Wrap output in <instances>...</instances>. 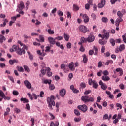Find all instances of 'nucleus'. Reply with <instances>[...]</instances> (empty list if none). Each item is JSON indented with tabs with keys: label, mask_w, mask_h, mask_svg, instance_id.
<instances>
[{
	"label": "nucleus",
	"mask_w": 126,
	"mask_h": 126,
	"mask_svg": "<svg viewBox=\"0 0 126 126\" xmlns=\"http://www.w3.org/2000/svg\"><path fill=\"white\" fill-rule=\"evenodd\" d=\"M105 93H106L108 95L109 98L110 99H114V95L111 94V92L108 91H105Z\"/></svg>",
	"instance_id": "nucleus-23"
},
{
	"label": "nucleus",
	"mask_w": 126,
	"mask_h": 126,
	"mask_svg": "<svg viewBox=\"0 0 126 126\" xmlns=\"http://www.w3.org/2000/svg\"><path fill=\"white\" fill-rule=\"evenodd\" d=\"M101 79L103 80V81H109L110 80V77L106 75H103L101 77Z\"/></svg>",
	"instance_id": "nucleus-20"
},
{
	"label": "nucleus",
	"mask_w": 126,
	"mask_h": 126,
	"mask_svg": "<svg viewBox=\"0 0 126 126\" xmlns=\"http://www.w3.org/2000/svg\"><path fill=\"white\" fill-rule=\"evenodd\" d=\"M122 38H123V41L124 42V43H126V36L125 35H123L122 36Z\"/></svg>",
	"instance_id": "nucleus-64"
},
{
	"label": "nucleus",
	"mask_w": 126,
	"mask_h": 126,
	"mask_svg": "<svg viewBox=\"0 0 126 126\" xmlns=\"http://www.w3.org/2000/svg\"><path fill=\"white\" fill-rule=\"evenodd\" d=\"M55 40H57V41H62L63 38L62 36H58L55 38Z\"/></svg>",
	"instance_id": "nucleus-44"
},
{
	"label": "nucleus",
	"mask_w": 126,
	"mask_h": 126,
	"mask_svg": "<svg viewBox=\"0 0 126 126\" xmlns=\"http://www.w3.org/2000/svg\"><path fill=\"white\" fill-rule=\"evenodd\" d=\"M124 20L122 18H117L115 21V25L116 26L118 27L120 25V23L122 22Z\"/></svg>",
	"instance_id": "nucleus-14"
},
{
	"label": "nucleus",
	"mask_w": 126,
	"mask_h": 126,
	"mask_svg": "<svg viewBox=\"0 0 126 126\" xmlns=\"http://www.w3.org/2000/svg\"><path fill=\"white\" fill-rule=\"evenodd\" d=\"M91 17H92L93 20H95V19H97V15H96V14H95V13H92V14L91 15Z\"/></svg>",
	"instance_id": "nucleus-32"
},
{
	"label": "nucleus",
	"mask_w": 126,
	"mask_h": 126,
	"mask_svg": "<svg viewBox=\"0 0 126 126\" xmlns=\"http://www.w3.org/2000/svg\"><path fill=\"white\" fill-rule=\"evenodd\" d=\"M83 62H84V63H87V61H88L87 57H86V55L84 54L83 55Z\"/></svg>",
	"instance_id": "nucleus-35"
},
{
	"label": "nucleus",
	"mask_w": 126,
	"mask_h": 126,
	"mask_svg": "<svg viewBox=\"0 0 126 126\" xmlns=\"http://www.w3.org/2000/svg\"><path fill=\"white\" fill-rule=\"evenodd\" d=\"M54 100H56V97H55L54 95H51L50 97H48L47 99L48 107L51 109V110H53L52 106H56V103H55V101H54Z\"/></svg>",
	"instance_id": "nucleus-1"
},
{
	"label": "nucleus",
	"mask_w": 126,
	"mask_h": 126,
	"mask_svg": "<svg viewBox=\"0 0 126 126\" xmlns=\"http://www.w3.org/2000/svg\"><path fill=\"white\" fill-rule=\"evenodd\" d=\"M46 71H46V67L45 68V69H44V68H43L40 71L42 74H43V75H45V74H46Z\"/></svg>",
	"instance_id": "nucleus-43"
},
{
	"label": "nucleus",
	"mask_w": 126,
	"mask_h": 126,
	"mask_svg": "<svg viewBox=\"0 0 126 126\" xmlns=\"http://www.w3.org/2000/svg\"><path fill=\"white\" fill-rule=\"evenodd\" d=\"M103 33H104V34H103V39H106V40H108L109 38H110V33L109 32H106V30H103Z\"/></svg>",
	"instance_id": "nucleus-8"
},
{
	"label": "nucleus",
	"mask_w": 126,
	"mask_h": 126,
	"mask_svg": "<svg viewBox=\"0 0 126 126\" xmlns=\"http://www.w3.org/2000/svg\"><path fill=\"white\" fill-rule=\"evenodd\" d=\"M18 7L19 10H23L25 7L24 3L23 1H20V4L18 5Z\"/></svg>",
	"instance_id": "nucleus-17"
},
{
	"label": "nucleus",
	"mask_w": 126,
	"mask_h": 126,
	"mask_svg": "<svg viewBox=\"0 0 126 126\" xmlns=\"http://www.w3.org/2000/svg\"><path fill=\"white\" fill-rule=\"evenodd\" d=\"M117 15L118 16V18H123V16H124V15L123 13H121L120 11H118L117 13Z\"/></svg>",
	"instance_id": "nucleus-28"
},
{
	"label": "nucleus",
	"mask_w": 126,
	"mask_h": 126,
	"mask_svg": "<svg viewBox=\"0 0 126 126\" xmlns=\"http://www.w3.org/2000/svg\"><path fill=\"white\" fill-rule=\"evenodd\" d=\"M47 32L49 35H54V34H55V31H54V30H52L51 29H49L47 30Z\"/></svg>",
	"instance_id": "nucleus-27"
},
{
	"label": "nucleus",
	"mask_w": 126,
	"mask_h": 126,
	"mask_svg": "<svg viewBox=\"0 0 126 126\" xmlns=\"http://www.w3.org/2000/svg\"><path fill=\"white\" fill-rule=\"evenodd\" d=\"M102 66H103V64L102 63V62L100 61L98 62V67H102Z\"/></svg>",
	"instance_id": "nucleus-59"
},
{
	"label": "nucleus",
	"mask_w": 126,
	"mask_h": 126,
	"mask_svg": "<svg viewBox=\"0 0 126 126\" xmlns=\"http://www.w3.org/2000/svg\"><path fill=\"white\" fill-rule=\"evenodd\" d=\"M99 84L101 86V89H103V90H106L107 89V85L103 83V81H102V80L99 81Z\"/></svg>",
	"instance_id": "nucleus-5"
},
{
	"label": "nucleus",
	"mask_w": 126,
	"mask_h": 126,
	"mask_svg": "<svg viewBox=\"0 0 126 126\" xmlns=\"http://www.w3.org/2000/svg\"><path fill=\"white\" fill-rule=\"evenodd\" d=\"M106 50V48L105 46H103L101 48V53H105V51Z\"/></svg>",
	"instance_id": "nucleus-62"
},
{
	"label": "nucleus",
	"mask_w": 126,
	"mask_h": 126,
	"mask_svg": "<svg viewBox=\"0 0 126 126\" xmlns=\"http://www.w3.org/2000/svg\"><path fill=\"white\" fill-rule=\"evenodd\" d=\"M88 83L89 85H92V84H93V80H92V79H89Z\"/></svg>",
	"instance_id": "nucleus-56"
},
{
	"label": "nucleus",
	"mask_w": 126,
	"mask_h": 126,
	"mask_svg": "<svg viewBox=\"0 0 126 126\" xmlns=\"http://www.w3.org/2000/svg\"><path fill=\"white\" fill-rule=\"evenodd\" d=\"M31 122H32V126H33L35 125V119L32 118L31 119Z\"/></svg>",
	"instance_id": "nucleus-53"
},
{
	"label": "nucleus",
	"mask_w": 126,
	"mask_h": 126,
	"mask_svg": "<svg viewBox=\"0 0 126 126\" xmlns=\"http://www.w3.org/2000/svg\"><path fill=\"white\" fill-rule=\"evenodd\" d=\"M39 39L40 43H44V42H45V37H44V35H39Z\"/></svg>",
	"instance_id": "nucleus-25"
},
{
	"label": "nucleus",
	"mask_w": 126,
	"mask_h": 126,
	"mask_svg": "<svg viewBox=\"0 0 126 126\" xmlns=\"http://www.w3.org/2000/svg\"><path fill=\"white\" fill-rule=\"evenodd\" d=\"M78 109L80 110L81 111H87L88 108L87 106L85 104H83L82 105H79L78 106Z\"/></svg>",
	"instance_id": "nucleus-9"
},
{
	"label": "nucleus",
	"mask_w": 126,
	"mask_h": 126,
	"mask_svg": "<svg viewBox=\"0 0 126 126\" xmlns=\"http://www.w3.org/2000/svg\"><path fill=\"white\" fill-rule=\"evenodd\" d=\"M16 68L20 72H24V69H23V67L18 66Z\"/></svg>",
	"instance_id": "nucleus-26"
},
{
	"label": "nucleus",
	"mask_w": 126,
	"mask_h": 126,
	"mask_svg": "<svg viewBox=\"0 0 126 126\" xmlns=\"http://www.w3.org/2000/svg\"><path fill=\"white\" fill-rule=\"evenodd\" d=\"M49 89L50 90H54V89H55V85L53 84H50L49 85Z\"/></svg>",
	"instance_id": "nucleus-49"
},
{
	"label": "nucleus",
	"mask_w": 126,
	"mask_h": 126,
	"mask_svg": "<svg viewBox=\"0 0 126 126\" xmlns=\"http://www.w3.org/2000/svg\"><path fill=\"white\" fill-rule=\"evenodd\" d=\"M17 54L20 56H22V54H25V50L23 48H21L19 47H18L17 49Z\"/></svg>",
	"instance_id": "nucleus-4"
},
{
	"label": "nucleus",
	"mask_w": 126,
	"mask_h": 126,
	"mask_svg": "<svg viewBox=\"0 0 126 126\" xmlns=\"http://www.w3.org/2000/svg\"><path fill=\"white\" fill-rule=\"evenodd\" d=\"M73 8L74 10H79V7H78L76 4L73 5Z\"/></svg>",
	"instance_id": "nucleus-46"
},
{
	"label": "nucleus",
	"mask_w": 126,
	"mask_h": 126,
	"mask_svg": "<svg viewBox=\"0 0 126 126\" xmlns=\"http://www.w3.org/2000/svg\"><path fill=\"white\" fill-rule=\"evenodd\" d=\"M24 84L26 85V87L28 88V89H31V87H32V85L30 82H29L28 80H25L24 81Z\"/></svg>",
	"instance_id": "nucleus-12"
},
{
	"label": "nucleus",
	"mask_w": 126,
	"mask_h": 126,
	"mask_svg": "<svg viewBox=\"0 0 126 126\" xmlns=\"http://www.w3.org/2000/svg\"><path fill=\"white\" fill-rule=\"evenodd\" d=\"M81 100L84 103H89V102H94L95 98L94 97H89L88 95H83L81 97Z\"/></svg>",
	"instance_id": "nucleus-2"
},
{
	"label": "nucleus",
	"mask_w": 126,
	"mask_h": 126,
	"mask_svg": "<svg viewBox=\"0 0 126 126\" xmlns=\"http://www.w3.org/2000/svg\"><path fill=\"white\" fill-rule=\"evenodd\" d=\"M95 36L93 35H90L88 37V42L89 43H91L92 42H94L95 41Z\"/></svg>",
	"instance_id": "nucleus-7"
},
{
	"label": "nucleus",
	"mask_w": 126,
	"mask_h": 126,
	"mask_svg": "<svg viewBox=\"0 0 126 126\" xmlns=\"http://www.w3.org/2000/svg\"><path fill=\"white\" fill-rule=\"evenodd\" d=\"M5 40H6L5 37L1 34H0V43H1V44H2V43H3V41H5Z\"/></svg>",
	"instance_id": "nucleus-22"
},
{
	"label": "nucleus",
	"mask_w": 126,
	"mask_h": 126,
	"mask_svg": "<svg viewBox=\"0 0 126 126\" xmlns=\"http://www.w3.org/2000/svg\"><path fill=\"white\" fill-rule=\"evenodd\" d=\"M18 63V60L16 59H14V60H9V63L11 65H13L14 63Z\"/></svg>",
	"instance_id": "nucleus-19"
},
{
	"label": "nucleus",
	"mask_w": 126,
	"mask_h": 126,
	"mask_svg": "<svg viewBox=\"0 0 126 126\" xmlns=\"http://www.w3.org/2000/svg\"><path fill=\"white\" fill-rule=\"evenodd\" d=\"M23 67L25 69V71H27V72L29 73L30 72V69H29V68L28 67V66H27V65H24L23 66Z\"/></svg>",
	"instance_id": "nucleus-33"
},
{
	"label": "nucleus",
	"mask_w": 126,
	"mask_h": 126,
	"mask_svg": "<svg viewBox=\"0 0 126 126\" xmlns=\"http://www.w3.org/2000/svg\"><path fill=\"white\" fill-rule=\"evenodd\" d=\"M74 121H75V122H80V121H81V118H75Z\"/></svg>",
	"instance_id": "nucleus-61"
},
{
	"label": "nucleus",
	"mask_w": 126,
	"mask_h": 126,
	"mask_svg": "<svg viewBox=\"0 0 126 126\" xmlns=\"http://www.w3.org/2000/svg\"><path fill=\"white\" fill-rule=\"evenodd\" d=\"M61 68L63 69V70H65V65L64 64H62Z\"/></svg>",
	"instance_id": "nucleus-54"
},
{
	"label": "nucleus",
	"mask_w": 126,
	"mask_h": 126,
	"mask_svg": "<svg viewBox=\"0 0 126 126\" xmlns=\"http://www.w3.org/2000/svg\"><path fill=\"white\" fill-rule=\"evenodd\" d=\"M110 42L113 46H115V45L116 44V40H115L114 39L112 38V39H110Z\"/></svg>",
	"instance_id": "nucleus-37"
},
{
	"label": "nucleus",
	"mask_w": 126,
	"mask_h": 126,
	"mask_svg": "<svg viewBox=\"0 0 126 126\" xmlns=\"http://www.w3.org/2000/svg\"><path fill=\"white\" fill-rule=\"evenodd\" d=\"M0 97H2L3 98H5V94L1 90H0Z\"/></svg>",
	"instance_id": "nucleus-38"
},
{
	"label": "nucleus",
	"mask_w": 126,
	"mask_h": 126,
	"mask_svg": "<svg viewBox=\"0 0 126 126\" xmlns=\"http://www.w3.org/2000/svg\"><path fill=\"white\" fill-rule=\"evenodd\" d=\"M105 4H106V0H101V3L98 5V8H102L103 6H105Z\"/></svg>",
	"instance_id": "nucleus-16"
},
{
	"label": "nucleus",
	"mask_w": 126,
	"mask_h": 126,
	"mask_svg": "<svg viewBox=\"0 0 126 126\" xmlns=\"http://www.w3.org/2000/svg\"><path fill=\"white\" fill-rule=\"evenodd\" d=\"M80 87H81V88H82L83 89H84V88H85V87H86V84H85V83L84 82H82L80 84Z\"/></svg>",
	"instance_id": "nucleus-41"
},
{
	"label": "nucleus",
	"mask_w": 126,
	"mask_h": 126,
	"mask_svg": "<svg viewBox=\"0 0 126 126\" xmlns=\"http://www.w3.org/2000/svg\"><path fill=\"white\" fill-rule=\"evenodd\" d=\"M116 107H117V108H119L120 110H122V108H123V106H122L121 104L120 103H116Z\"/></svg>",
	"instance_id": "nucleus-48"
},
{
	"label": "nucleus",
	"mask_w": 126,
	"mask_h": 126,
	"mask_svg": "<svg viewBox=\"0 0 126 126\" xmlns=\"http://www.w3.org/2000/svg\"><path fill=\"white\" fill-rule=\"evenodd\" d=\"M59 94L61 97H62V98H63V97L65 96V94H66V91H65V89H63L60 90Z\"/></svg>",
	"instance_id": "nucleus-10"
},
{
	"label": "nucleus",
	"mask_w": 126,
	"mask_h": 126,
	"mask_svg": "<svg viewBox=\"0 0 126 126\" xmlns=\"http://www.w3.org/2000/svg\"><path fill=\"white\" fill-rule=\"evenodd\" d=\"M101 20L104 23H107V22H108V18L107 17H103Z\"/></svg>",
	"instance_id": "nucleus-39"
},
{
	"label": "nucleus",
	"mask_w": 126,
	"mask_h": 126,
	"mask_svg": "<svg viewBox=\"0 0 126 126\" xmlns=\"http://www.w3.org/2000/svg\"><path fill=\"white\" fill-rule=\"evenodd\" d=\"M44 83H45V84H51V83H52V80H45L44 81Z\"/></svg>",
	"instance_id": "nucleus-40"
},
{
	"label": "nucleus",
	"mask_w": 126,
	"mask_h": 126,
	"mask_svg": "<svg viewBox=\"0 0 126 126\" xmlns=\"http://www.w3.org/2000/svg\"><path fill=\"white\" fill-rule=\"evenodd\" d=\"M64 38L67 42L69 40V36L67 34L64 33Z\"/></svg>",
	"instance_id": "nucleus-31"
},
{
	"label": "nucleus",
	"mask_w": 126,
	"mask_h": 126,
	"mask_svg": "<svg viewBox=\"0 0 126 126\" xmlns=\"http://www.w3.org/2000/svg\"><path fill=\"white\" fill-rule=\"evenodd\" d=\"M119 49L120 50V52H122L125 50V44H122L120 46Z\"/></svg>",
	"instance_id": "nucleus-42"
},
{
	"label": "nucleus",
	"mask_w": 126,
	"mask_h": 126,
	"mask_svg": "<svg viewBox=\"0 0 126 126\" xmlns=\"http://www.w3.org/2000/svg\"><path fill=\"white\" fill-rule=\"evenodd\" d=\"M103 74L104 75L108 76L109 75V72H108L107 70H105L103 71Z\"/></svg>",
	"instance_id": "nucleus-63"
},
{
	"label": "nucleus",
	"mask_w": 126,
	"mask_h": 126,
	"mask_svg": "<svg viewBox=\"0 0 126 126\" xmlns=\"http://www.w3.org/2000/svg\"><path fill=\"white\" fill-rule=\"evenodd\" d=\"M103 120H109V115L108 114H106L103 116Z\"/></svg>",
	"instance_id": "nucleus-50"
},
{
	"label": "nucleus",
	"mask_w": 126,
	"mask_h": 126,
	"mask_svg": "<svg viewBox=\"0 0 126 126\" xmlns=\"http://www.w3.org/2000/svg\"><path fill=\"white\" fill-rule=\"evenodd\" d=\"M8 78L11 80V81H12V82H13V83H14V79L13 78V77L9 76Z\"/></svg>",
	"instance_id": "nucleus-55"
},
{
	"label": "nucleus",
	"mask_w": 126,
	"mask_h": 126,
	"mask_svg": "<svg viewBox=\"0 0 126 126\" xmlns=\"http://www.w3.org/2000/svg\"><path fill=\"white\" fill-rule=\"evenodd\" d=\"M113 63V60H107V62H106L104 63V64H105V65H109V64H112Z\"/></svg>",
	"instance_id": "nucleus-30"
},
{
	"label": "nucleus",
	"mask_w": 126,
	"mask_h": 126,
	"mask_svg": "<svg viewBox=\"0 0 126 126\" xmlns=\"http://www.w3.org/2000/svg\"><path fill=\"white\" fill-rule=\"evenodd\" d=\"M57 14H58V15L59 16H63V12L61 11H58L57 12Z\"/></svg>",
	"instance_id": "nucleus-52"
},
{
	"label": "nucleus",
	"mask_w": 126,
	"mask_h": 126,
	"mask_svg": "<svg viewBox=\"0 0 126 126\" xmlns=\"http://www.w3.org/2000/svg\"><path fill=\"white\" fill-rule=\"evenodd\" d=\"M28 96L29 97L31 100H33V95H32V94H31L30 93H28Z\"/></svg>",
	"instance_id": "nucleus-60"
},
{
	"label": "nucleus",
	"mask_w": 126,
	"mask_h": 126,
	"mask_svg": "<svg viewBox=\"0 0 126 126\" xmlns=\"http://www.w3.org/2000/svg\"><path fill=\"white\" fill-rule=\"evenodd\" d=\"M81 41L83 43H86V42H88V38H85L83 37H81Z\"/></svg>",
	"instance_id": "nucleus-34"
},
{
	"label": "nucleus",
	"mask_w": 126,
	"mask_h": 126,
	"mask_svg": "<svg viewBox=\"0 0 126 126\" xmlns=\"http://www.w3.org/2000/svg\"><path fill=\"white\" fill-rule=\"evenodd\" d=\"M56 39L52 37H49L48 38V41L51 45H55L56 44Z\"/></svg>",
	"instance_id": "nucleus-6"
},
{
	"label": "nucleus",
	"mask_w": 126,
	"mask_h": 126,
	"mask_svg": "<svg viewBox=\"0 0 126 126\" xmlns=\"http://www.w3.org/2000/svg\"><path fill=\"white\" fill-rule=\"evenodd\" d=\"M93 10H94V11H97V5H96V4H94Z\"/></svg>",
	"instance_id": "nucleus-58"
},
{
	"label": "nucleus",
	"mask_w": 126,
	"mask_h": 126,
	"mask_svg": "<svg viewBox=\"0 0 126 126\" xmlns=\"http://www.w3.org/2000/svg\"><path fill=\"white\" fill-rule=\"evenodd\" d=\"M32 97H34L35 100H37V99H38V97H39V95H37L36 94H32Z\"/></svg>",
	"instance_id": "nucleus-51"
},
{
	"label": "nucleus",
	"mask_w": 126,
	"mask_h": 126,
	"mask_svg": "<svg viewBox=\"0 0 126 126\" xmlns=\"http://www.w3.org/2000/svg\"><path fill=\"white\" fill-rule=\"evenodd\" d=\"M93 51L94 52L95 56H97L98 55V48L96 47V46H94L93 48Z\"/></svg>",
	"instance_id": "nucleus-29"
},
{
	"label": "nucleus",
	"mask_w": 126,
	"mask_h": 126,
	"mask_svg": "<svg viewBox=\"0 0 126 126\" xmlns=\"http://www.w3.org/2000/svg\"><path fill=\"white\" fill-rule=\"evenodd\" d=\"M18 48V46H17L16 45H13L12 47V48L10 49V52H15L17 51V48Z\"/></svg>",
	"instance_id": "nucleus-24"
},
{
	"label": "nucleus",
	"mask_w": 126,
	"mask_h": 126,
	"mask_svg": "<svg viewBox=\"0 0 126 126\" xmlns=\"http://www.w3.org/2000/svg\"><path fill=\"white\" fill-rule=\"evenodd\" d=\"M85 7L87 10H88L90 8V5L89 4H86L85 5Z\"/></svg>",
	"instance_id": "nucleus-57"
},
{
	"label": "nucleus",
	"mask_w": 126,
	"mask_h": 126,
	"mask_svg": "<svg viewBox=\"0 0 126 126\" xmlns=\"http://www.w3.org/2000/svg\"><path fill=\"white\" fill-rule=\"evenodd\" d=\"M46 71H47V76H48L49 77L52 76V75H53V73L52 72H51V68L49 67H46Z\"/></svg>",
	"instance_id": "nucleus-11"
},
{
	"label": "nucleus",
	"mask_w": 126,
	"mask_h": 126,
	"mask_svg": "<svg viewBox=\"0 0 126 126\" xmlns=\"http://www.w3.org/2000/svg\"><path fill=\"white\" fill-rule=\"evenodd\" d=\"M93 88H95V89H97L99 86V84H98V82H96L95 80H93V82L92 84Z\"/></svg>",
	"instance_id": "nucleus-18"
},
{
	"label": "nucleus",
	"mask_w": 126,
	"mask_h": 126,
	"mask_svg": "<svg viewBox=\"0 0 126 126\" xmlns=\"http://www.w3.org/2000/svg\"><path fill=\"white\" fill-rule=\"evenodd\" d=\"M92 92V91L90 90H86L85 91L84 94L85 95H88V94H90V93Z\"/></svg>",
	"instance_id": "nucleus-45"
},
{
	"label": "nucleus",
	"mask_w": 126,
	"mask_h": 126,
	"mask_svg": "<svg viewBox=\"0 0 126 126\" xmlns=\"http://www.w3.org/2000/svg\"><path fill=\"white\" fill-rule=\"evenodd\" d=\"M21 102H23L24 103H28V102H29L28 99H26V98H21Z\"/></svg>",
	"instance_id": "nucleus-36"
},
{
	"label": "nucleus",
	"mask_w": 126,
	"mask_h": 126,
	"mask_svg": "<svg viewBox=\"0 0 126 126\" xmlns=\"http://www.w3.org/2000/svg\"><path fill=\"white\" fill-rule=\"evenodd\" d=\"M83 19H84V22L85 23H87V22H89V17L87 15V14H84L83 15Z\"/></svg>",
	"instance_id": "nucleus-15"
},
{
	"label": "nucleus",
	"mask_w": 126,
	"mask_h": 126,
	"mask_svg": "<svg viewBox=\"0 0 126 126\" xmlns=\"http://www.w3.org/2000/svg\"><path fill=\"white\" fill-rule=\"evenodd\" d=\"M99 44L100 45H106L107 44V39H100L99 40Z\"/></svg>",
	"instance_id": "nucleus-21"
},
{
	"label": "nucleus",
	"mask_w": 126,
	"mask_h": 126,
	"mask_svg": "<svg viewBox=\"0 0 126 126\" xmlns=\"http://www.w3.org/2000/svg\"><path fill=\"white\" fill-rule=\"evenodd\" d=\"M79 30L82 33H86L87 32V28L85 26L80 25L79 26Z\"/></svg>",
	"instance_id": "nucleus-3"
},
{
	"label": "nucleus",
	"mask_w": 126,
	"mask_h": 126,
	"mask_svg": "<svg viewBox=\"0 0 126 126\" xmlns=\"http://www.w3.org/2000/svg\"><path fill=\"white\" fill-rule=\"evenodd\" d=\"M68 67L70 70L72 71H74L75 70V68L74 67V63L73 62H71L69 63L68 65Z\"/></svg>",
	"instance_id": "nucleus-13"
},
{
	"label": "nucleus",
	"mask_w": 126,
	"mask_h": 126,
	"mask_svg": "<svg viewBox=\"0 0 126 126\" xmlns=\"http://www.w3.org/2000/svg\"><path fill=\"white\" fill-rule=\"evenodd\" d=\"M13 94L15 96H18L19 93L18 92V91L14 90L13 91Z\"/></svg>",
	"instance_id": "nucleus-47"
}]
</instances>
